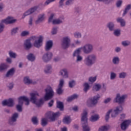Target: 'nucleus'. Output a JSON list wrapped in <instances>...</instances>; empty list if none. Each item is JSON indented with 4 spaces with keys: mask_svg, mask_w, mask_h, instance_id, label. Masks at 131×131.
<instances>
[{
    "mask_svg": "<svg viewBox=\"0 0 131 131\" xmlns=\"http://www.w3.org/2000/svg\"><path fill=\"white\" fill-rule=\"evenodd\" d=\"M98 57L97 55L94 53L87 55L84 59V64L87 67H92V65H94L97 63Z\"/></svg>",
    "mask_w": 131,
    "mask_h": 131,
    "instance_id": "nucleus-1",
    "label": "nucleus"
},
{
    "mask_svg": "<svg viewBox=\"0 0 131 131\" xmlns=\"http://www.w3.org/2000/svg\"><path fill=\"white\" fill-rule=\"evenodd\" d=\"M18 104L16 105V108L18 112H22L23 107V103L25 102V103L26 106L29 105V99L27 96H20L18 98Z\"/></svg>",
    "mask_w": 131,
    "mask_h": 131,
    "instance_id": "nucleus-2",
    "label": "nucleus"
},
{
    "mask_svg": "<svg viewBox=\"0 0 131 131\" xmlns=\"http://www.w3.org/2000/svg\"><path fill=\"white\" fill-rule=\"evenodd\" d=\"M81 121L82 124L83 131H91V128L88 125V112L84 110L81 114Z\"/></svg>",
    "mask_w": 131,
    "mask_h": 131,
    "instance_id": "nucleus-3",
    "label": "nucleus"
},
{
    "mask_svg": "<svg viewBox=\"0 0 131 131\" xmlns=\"http://www.w3.org/2000/svg\"><path fill=\"white\" fill-rule=\"evenodd\" d=\"M45 95L43 97L44 101H49L54 98L55 92L51 86H48L45 89Z\"/></svg>",
    "mask_w": 131,
    "mask_h": 131,
    "instance_id": "nucleus-4",
    "label": "nucleus"
},
{
    "mask_svg": "<svg viewBox=\"0 0 131 131\" xmlns=\"http://www.w3.org/2000/svg\"><path fill=\"white\" fill-rule=\"evenodd\" d=\"M36 96H39L38 93H33L30 94V101L33 104L36 105L37 107H40L41 105H43V100L42 98L37 101V98Z\"/></svg>",
    "mask_w": 131,
    "mask_h": 131,
    "instance_id": "nucleus-5",
    "label": "nucleus"
},
{
    "mask_svg": "<svg viewBox=\"0 0 131 131\" xmlns=\"http://www.w3.org/2000/svg\"><path fill=\"white\" fill-rule=\"evenodd\" d=\"M81 50L86 55H89V54H91L94 52V46L90 43L84 45L82 47H81Z\"/></svg>",
    "mask_w": 131,
    "mask_h": 131,
    "instance_id": "nucleus-6",
    "label": "nucleus"
},
{
    "mask_svg": "<svg viewBox=\"0 0 131 131\" xmlns=\"http://www.w3.org/2000/svg\"><path fill=\"white\" fill-rule=\"evenodd\" d=\"M70 42H71V39L69 36L63 37L61 43V47L63 50H67L70 46Z\"/></svg>",
    "mask_w": 131,
    "mask_h": 131,
    "instance_id": "nucleus-7",
    "label": "nucleus"
},
{
    "mask_svg": "<svg viewBox=\"0 0 131 131\" xmlns=\"http://www.w3.org/2000/svg\"><path fill=\"white\" fill-rule=\"evenodd\" d=\"M127 97V96L126 95H123L120 96V94H117L114 102V103H118L119 104H123Z\"/></svg>",
    "mask_w": 131,
    "mask_h": 131,
    "instance_id": "nucleus-8",
    "label": "nucleus"
},
{
    "mask_svg": "<svg viewBox=\"0 0 131 131\" xmlns=\"http://www.w3.org/2000/svg\"><path fill=\"white\" fill-rule=\"evenodd\" d=\"M48 118L50 119L51 121H55L60 115H61V113L60 112H57L56 113H54L52 112H50L47 113Z\"/></svg>",
    "mask_w": 131,
    "mask_h": 131,
    "instance_id": "nucleus-9",
    "label": "nucleus"
},
{
    "mask_svg": "<svg viewBox=\"0 0 131 131\" xmlns=\"http://www.w3.org/2000/svg\"><path fill=\"white\" fill-rule=\"evenodd\" d=\"M37 9H38V6H34L31 8H30L28 10L26 11L22 16V19H24L25 17L27 16H29V15H32V14L35 13L36 11H37Z\"/></svg>",
    "mask_w": 131,
    "mask_h": 131,
    "instance_id": "nucleus-10",
    "label": "nucleus"
},
{
    "mask_svg": "<svg viewBox=\"0 0 131 131\" xmlns=\"http://www.w3.org/2000/svg\"><path fill=\"white\" fill-rule=\"evenodd\" d=\"M100 99V95L97 94L93 97L90 98L87 101L88 104L92 105L93 106H96L98 104V100Z\"/></svg>",
    "mask_w": 131,
    "mask_h": 131,
    "instance_id": "nucleus-11",
    "label": "nucleus"
},
{
    "mask_svg": "<svg viewBox=\"0 0 131 131\" xmlns=\"http://www.w3.org/2000/svg\"><path fill=\"white\" fill-rule=\"evenodd\" d=\"M52 58H53V53L48 52L43 55L42 60L45 63H48V62H50L52 60Z\"/></svg>",
    "mask_w": 131,
    "mask_h": 131,
    "instance_id": "nucleus-12",
    "label": "nucleus"
},
{
    "mask_svg": "<svg viewBox=\"0 0 131 131\" xmlns=\"http://www.w3.org/2000/svg\"><path fill=\"white\" fill-rule=\"evenodd\" d=\"M43 40V38L42 36L39 37L37 40H35L33 43V47L36 49H40L42 47V41Z\"/></svg>",
    "mask_w": 131,
    "mask_h": 131,
    "instance_id": "nucleus-13",
    "label": "nucleus"
},
{
    "mask_svg": "<svg viewBox=\"0 0 131 131\" xmlns=\"http://www.w3.org/2000/svg\"><path fill=\"white\" fill-rule=\"evenodd\" d=\"M123 110V107H122V105L117 106L114 110L113 112H112L111 117H113V118L116 117L119 113H121V112H122Z\"/></svg>",
    "mask_w": 131,
    "mask_h": 131,
    "instance_id": "nucleus-14",
    "label": "nucleus"
},
{
    "mask_svg": "<svg viewBox=\"0 0 131 131\" xmlns=\"http://www.w3.org/2000/svg\"><path fill=\"white\" fill-rule=\"evenodd\" d=\"M16 21H17V19H14L13 16H8L6 18L1 20V21L3 24L4 23L7 25H8V24H14Z\"/></svg>",
    "mask_w": 131,
    "mask_h": 131,
    "instance_id": "nucleus-15",
    "label": "nucleus"
},
{
    "mask_svg": "<svg viewBox=\"0 0 131 131\" xmlns=\"http://www.w3.org/2000/svg\"><path fill=\"white\" fill-rule=\"evenodd\" d=\"M19 117V114L18 113H15L13 114L11 117L9 119V123L10 125H15L16 124V121Z\"/></svg>",
    "mask_w": 131,
    "mask_h": 131,
    "instance_id": "nucleus-16",
    "label": "nucleus"
},
{
    "mask_svg": "<svg viewBox=\"0 0 131 131\" xmlns=\"http://www.w3.org/2000/svg\"><path fill=\"white\" fill-rule=\"evenodd\" d=\"M3 106H8V107H14V100L10 98L8 100H4L2 102Z\"/></svg>",
    "mask_w": 131,
    "mask_h": 131,
    "instance_id": "nucleus-17",
    "label": "nucleus"
},
{
    "mask_svg": "<svg viewBox=\"0 0 131 131\" xmlns=\"http://www.w3.org/2000/svg\"><path fill=\"white\" fill-rule=\"evenodd\" d=\"M59 75L62 76L63 78H68L69 74H68V70L66 68H63L60 70Z\"/></svg>",
    "mask_w": 131,
    "mask_h": 131,
    "instance_id": "nucleus-18",
    "label": "nucleus"
},
{
    "mask_svg": "<svg viewBox=\"0 0 131 131\" xmlns=\"http://www.w3.org/2000/svg\"><path fill=\"white\" fill-rule=\"evenodd\" d=\"M24 47L25 48V50L28 51V50H30L31 48H32V44H31V41L30 39H26L24 43Z\"/></svg>",
    "mask_w": 131,
    "mask_h": 131,
    "instance_id": "nucleus-19",
    "label": "nucleus"
},
{
    "mask_svg": "<svg viewBox=\"0 0 131 131\" xmlns=\"http://www.w3.org/2000/svg\"><path fill=\"white\" fill-rule=\"evenodd\" d=\"M63 21L64 17L61 16L57 19L52 20V24H53V25H59V24H61V23H63Z\"/></svg>",
    "mask_w": 131,
    "mask_h": 131,
    "instance_id": "nucleus-20",
    "label": "nucleus"
},
{
    "mask_svg": "<svg viewBox=\"0 0 131 131\" xmlns=\"http://www.w3.org/2000/svg\"><path fill=\"white\" fill-rule=\"evenodd\" d=\"M106 28H108L109 31L112 32L115 29V24L113 21H110L106 24Z\"/></svg>",
    "mask_w": 131,
    "mask_h": 131,
    "instance_id": "nucleus-21",
    "label": "nucleus"
},
{
    "mask_svg": "<svg viewBox=\"0 0 131 131\" xmlns=\"http://www.w3.org/2000/svg\"><path fill=\"white\" fill-rule=\"evenodd\" d=\"M129 125V122L127 120H125L121 124V128L122 130H125Z\"/></svg>",
    "mask_w": 131,
    "mask_h": 131,
    "instance_id": "nucleus-22",
    "label": "nucleus"
},
{
    "mask_svg": "<svg viewBox=\"0 0 131 131\" xmlns=\"http://www.w3.org/2000/svg\"><path fill=\"white\" fill-rule=\"evenodd\" d=\"M53 48V41L49 40L48 41L45 46V51L46 52H49Z\"/></svg>",
    "mask_w": 131,
    "mask_h": 131,
    "instance_id": "nucleus-23",
    "label": "nucleus"
},
{
    "mask_svg": "<svg viewBox=\"0 0 131 131\" xmlns=\"http://www.w3.org/2000/svg\"><path fill=\"white\" fill-rule=\"evenodd\" d=\"M116 21L117 23H120L121 27H125L126 23L125 22V20L122 18V17H118L116 19Z\"/></svg>",
    "mask_w": 131,
    "mask_h": 131,
    "instance_id": "nucleus-24",
    "label": "nucleus"
},
{
    "mask_svg": "<svg viewBox=\"0 0 131 131\" xmlns=\"http://www.w3.org/2000/svg\"><path fill=\"white\" fill-rule=\"evenodd\" d=\"M24 82L25 84H36V82L32 81V80L29 78V77H25L24 78Z\"/></svg>",
    "mask_w": 131,
    "mask_h": 131,
    "instance_id": "nucleus-25",
    "label": "nucleus"
},
{
    "mask_svg": "<svg viewBox=\"0 0 131 131\" xmlns=\"http://www.w3.org/2000/svg\"><path fill=\"white\" fill-rule=\"evenodd\" d=\"M45 20V14H39L38 16V18L35 21V24H39Z\"/></svg>",
    "mask_w": 131,
    "mask_h": 131,
    "instance_id": "nucleus-26",
    "label": "nucleus"
},
{
    "mask_svg": "<svg viewBox=\"0 0 131 131\" xmlns=\"http://www.w3.org/2000/svg\"><path fill=\"white\" fill-rule=\"evenodd\" d=\"M16 70H15V68H12L10 69L8 71L6 74V77H10V76H13L14 74H15V72Z\"/></svg>",
    "mask_w": 131,
    "mask_h": 131,
    "instance_id": "nucleus-27",
    "label": "nucleus"
},
{
    "mask_svg": "<svg viewBox=\"0 0 131 131\" xmlns=\"http://www.w3.org/2000/svg\"><path fill=\"white\" fill-rule=\"evenodd\" d=\"M27 59L30 62H34L36 59L35 55L33 53H29L27 56Z\"/></svg>",
    "mask_w": 131,
    "mask_h": 131,
    "instance_id": "nucleus-28",
    "label": "nucleus"
},
{
    "mask_svg": "<svg viewBox=\"0 0 131 131\" xmlns=\"http://www.w3.org/2000/svg\"><path fill=\"white\" fill-rule=\"evenodd\" d=\"M112 62L114 65H118L120 62V59L118 56H114L112 58Z\"/></svg>",
    "mask_w": 131,
    "mask_h": 131,
    "instance_id": "nucleus-29",
    "label": "nucleus"
},
{
    "mask_svg": "<svg viewBox=\"0 0 131 131\" xmlns=\"http://www.w3.org/2000/svg\"><path fill=\"white\" fill-rule=\"evenodd\" d=\"M101 85L100 83H95L93 87V91L94 92H99L101 90Z\"/></svg>",
    "mask_w": 131,
    "mask_h": 131,
    "instance_id": "nucleus-30",
    "label": "nucleus"
},
{
    "mask_svg": "<svg viewBox=\"0 0 131 131\" xmlns=\"http://www.w3.org/2000/svg\"><path fill=\"white\" fill-rule=\"evenodd\" d=\"M56 107L59 109L60 111H64V104H63V102L61 101H57Z\"/></svg>",
    "mask_w": 131,
    "mask_h": 131,
    "instance_id": "nucleus-31",
    "label": "nucleus"
},
{
    "mask_svg": "<svg viewBox=\"0 0 131 131\" xmlns=\"http://www.w3.org/2000/svg\"><path fill=\"white\" fill-rule=\"evenodd\" d=\"M8 66L5 63H2L0 64V72H4L8 69Z\"/></svg>",
    "mask_w": 131,
    "mask_h": 131,
    "instance_id": "nucleus-32",
    "label": "nucleus"
},
{
    "mask_svg": "<svg viewBox=\"0 0 131 131\" xmlns=\"http://www.w3.org/2000/svg\"><path fill=\"white\" fill-rule=\"evenodd\" d=\"M113 31V34L116 37H119L121 34V30L119 29H114Z\"/></svg>",
    "mask_w": 131,
    "mask_h": 131,
    "instance_id": "nucleus-33",
    "label": "nucleus"
},
{
    "mask_svg": "<svg viewBox=\"0 0 131 131\" xmlns=\"http://www.w3.org/2000/svg\"><path fill=\"white\" fill-rule=\"evenodd\" d=\"M62 122L64 124H70L71 118H70V116L66 117L63 119Z\"/></svg>",
    "mask_w": 131,
    "mask_h": 131,
    "instance_id": "nucleus-34",
    "label": "nucleus"
},
{
    "mask_svg": "<svg viewBox=\"0 0 131 131\" xmlns=\"http://www.w3.org/2000/svg\"><path fill=\"white\" fill-rule=\"evenodd\" d=\"M110 128L109 125H103L99 127L98 131H108Z\"/></svg>",
    "mask_w": 131,
    "mask_h": 131,
    "instance_id": "nucleus-35",
    "label": "nucleus"
},
{
    "mask_svg": "<svg viewBox=\"0 0 131 131\" xmlns=\"http://www.w3.org/2000/svg\"><path fill=\"white\" fill-rule=\"evenodd\" d=\"M19 31V27H15L12 29L11 30V35L13 36L16 35Z\"/></svg>",
    "mask_w": 131,
    "mask_h": 131,
    "instance_id": "nucleus-36",
    "label": "nucleus"
},
{
    "mask_svg": "<svg viewBox=\"0 0 131 131\" xmlns=\"http://www.w3.org/2000/svg\"><path fill=\"white\" fill-rule=\"evenodd\" d=\"M130 9H131V5H128L126 7V8H125V10L123 11L122 16L124 17V16H125V15H126V14H127V13H128V11L129 10H130Z\"/></svg>",
    "mask_w": 131,
    "mask_h": 131,
    "instance_id": "nucleus-37",
    "label": "nucleus"
},
{
    "mask_svg": "<svg viewBox=\"0 0 131 131\" xmlns=\"http://www.w3.org/2000/svg\"><path fill=\"white\" fill-rule=\"evenodd\" d=\"M75 84H76V81L74 80H71L69 81V88H70V89L74 88Z\"/></svg>",
    "mask_w": 131,
    "mask_h": 131,
    "instance_id": "nucleus-38",
    "label": "nucleus"
},
{
    "mask_svg": "<svg viewBox=\"0 0 131 131\" xmlns=\"http://www.w3.org/2000/svg\"><path fill=\"white\" fill-rule=\"evenodd\" d=\"M100 3H103L104 5H110L114 0H96Z\"/></svg>",
    "mask_w": 131,
    "mask_h": 131,
    "instance_id": "nucleus-39",
    "label": "nucleus"
},
{
    "mask_svg": "<svg viewBox=\"0 0 131 131\" xmlns=\"http://www.w3.org/2000/svg\"><path fill=\"white\" fill-rule=\"evenodd\" d=\"M80 51H81V48H78L75 50L73 54V57H78V56H80Z\"/></svg>",
    "mask_w": 131,
    "mask_h": 131,
    "instance_id": "nucleus-40",
    "label": "nucleus"
},
{
    "mask_svg": "<svg viewBox=\"0 0 131 131\" xmlns=\"http://www.w3.org/2000/svg\"><path fill=\"white\" fill-rule=\"evenodd\" d=\"M83 92L85 93H88V91L90 90V84L88 82H85L83 84Z\"/></svg>",
    "mask_w": 131,
    "mask_h": 131,
    "instance_id": "nucleus-41",
    "label": "nucleus"
},
{
    "mask_svg": "<svg viewBox=\"0 0 131 131\" xmlns=\"http://www.w3.org/2000/svg\"><path fill=\"white\" fill-rule=\"evenodd\" d=\"M52 69V66L50 65H47L46 66L45 70H44V72L45 73H51V70Z\"/></svg>",
    "mask_w": 131,
    "mask_h": 131,
    "instance_id": "nucleus-42",
    "label": "nucleus"
},
{
    "mask_svg": "<svg viewBox=\"0 0 131 131\" xmlns=\"http://www.w3.org/2000/svg\"><path fill=\"white\" fill-rule=\"evenodd\" d=\"M31 121L34 125H37V124H38V120L36 117H33L32 118Z\"/></svg>",
    "mask_w": 131,
    "mask_h": 131,
    "instance_id": "nucleus-43",
    "label": "nucleus"
},
{
    "mask_svg": "<svg viewBox=\"0 0 131 131\" xmlns=\"http://www.w3.org/2000/svg\"><path fill=\"white\" fill-rule=\"evenodd\" d=\"M41 124L42 126H46L48 124V119L43 118L41 120Z\"/></svg>",
    "mask_w": 131,
    "mask_h": 131,
    "instance_id": "nucleus-44",
    "label": "nucleus"
},
{
    "mask_svg": "<svg viewBox=\"0 0 131 131\" xmlns=\"http://www.w3.org/2000/svg\"><path fill=\"white\" fill-rule=\"evenodd\" d=\"M126 76H127V74L124 72L120 73L119 74V78L124 79V78H125Z\"/></svg>",
    "mask_w": 131,
    "mask_h": 131,
    "instance_id": "nucleus-45",
    "label": "nucleus"
},
{
    "mask_svg": "<svg viewBox=\"0 0 131 131\" xmlns=\"http://www.w3.org/2000/svg\"><path fill=\"white\" fill-rule=\"evenodd\" d=\"M117 75L114 72H111L110 74V79L111 80H114L116 78Z\"/></svg>",
    "mask_w": 131,
    "mask_h": 131,
    "instance_id": "nucleus-46",
    "label": "nucleus"
},
{
    "mask_svg": "<svg viewBox=\"0 0 131 131\" xmlns=\"http://www.w3.org/2000/svg\"><path fill=\"white\" fill-rule=\"evenodd\" d=\"M99 118V115H95L94 116H92L91 118V121L94 122V121H97V120H98Z\"/></svg>",
    "mask_w": 131,
    "mask_h": 131,
    "instance_id": "nucleus-47",
    "label": "nucleus"
},
{
    "mask_svg": "<svg viewBox=\"0 0 131 131\" xmlns=\"http://www.w3.org/2000/svg\"><path fill=\"white\" fill-rule=\"evenodd\" d=\"M58 29H59V27H54L52 28L51 33L52 35H55V34H57V32H58Z\"/></svg>",
    "mask_w": 131,
    "mask_h": 131,
    "instance_id": "nucleus-48",
    "label": "nucleus"
},
{
    "mask_svg": "<svg viewBox=\"0 0 131 131\" xmlns=\"http://www.w3.org/2000/svg\"><path fill=\"white\" fill-rule=\"evenodd\" d=\"M74 36L75 37V38H81V33L80 32H75L74 33Z\"/></svg>",
    "mask_w": 131,
    "mask_h": 131,
    "instance_id": "nucleus-49",
    "label": "nucleus"
},
{
    "mask_svg": "<svg viewBox=\"0 0 131 131\" xmlns=\"http://www.w3.org/2000/svg\"><path fill=\"white\" fill-rule=\"evenodd\" d=\"M130 45V41L128 40H124L122 42V45L123 47H128Z\"/></svg>",
    "mask_w": 131,
    "mask_h": 131,
    "instance_id": "nucleus-50",
    "label": "nucleus"
},
{
    "mask_svg": "<svg viewBox=\"0 0 131 131\" xmlns=\"http://www.w3.org/2000/svg\"><path fill=\"white\" fill-rule=\"evenodd\" d=\"M9 55L10 58H13L14 59L16 58V57H17L16 53H14L12 51H9Z\"/></svg>",
    "mask_w": 131,
    "mask_h": 131,
    "instance_id": "nucleus-51",
    "label": "nucleus"
},
{
    "mask_svg": "<svg viewBox=\"0 0 131 131\" xmlns=\"http://www.w3.org/2000/svg\"><path fill=\"white\" fill-rule=\"evenodd\" d=\"M74 12L76 15H78L80 13V8L79 7H76L74 8Z\"/></svg>",
    "mask_w": 131,
    "mask_h": 131,
    "instance_id": "nucleus-52",
    "label": "nucleus"
},
{
    "mask_svg": "<svg viewBox=\"0 0 131 131\" xmlns=\"http://www.w3.org/2000/svg\"><path fill=\"white\" fill-rule=\"evenodd\" d=\"M73 3H74V0H67L65 5L66 6H71V5H73Z\"/></svg>",
    "mask_w": 131,
    "mask_h": 131,
    "instance_id": "nucleus-53",
    "label": "nucleus"
},
{
    "mask_svg": "<svg viewBox=\"0 0 131 131\" xmlns=\"http://www.w3.org/2000/svg\"><path fill=\"white\" fill-rule=\"evenodd\" d=\"M4 29H5V25L1 21L0 23V33L4 32Z\"/></svg>",
    "mask_w": 131,
    "mask_h": 131,
    "instance_id": "nucleus-54",
    "label": "nucleus"
},
{
    "mask_svg": "<svg viewBox=\"0 0 131 131\" xmlns=\"http://www.w3.org/2000/svg\"><path fill=\"white\" fill-rule=\"evenodd\" d=\"M112 112V110H110L106 113V114L105 116L106 121H108V120H109V118H110V115Z\"/></svg>",
    "mask_w": 131,
    "mask_h": 131,
    "instance_id": "nucleus-55",
    "label": "nucleus"
},
{
    "mask_svg": "<svg viewBox=\"0 0 131 131\" xmlns=\"http://www.w3.org/2000/svg\"><path fill=\"white\" fill-rule=\"evenodd\" d=\"M96 80H97V77L96 76L90 77L89 78V81L90 82L94 83V82H95V81H96Z\"/></svg>",
    "mask_w": 131,
    "mask_h": 131,
    "instance_id": "nucleus-56",
    "label": "nucleus"
},
{
    "mask_svg": "<svg viewBox=\"0 0 131 131\" xmlns=\"http://www.w3.org/2000/svg\"><path fill=\"white\" fill-rule=\"evenodd\" d=\"M65 81H64V79H61L59 80V83L58 85V88H63V86H64V83Z\"/></svg>",
    "mask_w": 131,
    "mask_h": 131,
    "instance_id": "nucleus-57",
    "label": "nucleus"
},
{
    "mask_svg": "<svg viewBox=\"0 0 131 131\" xmlns=\"http://www.w3.org/2000/svg\"><path fill=\"white\" fill-rule=\"evenodd\" d=\"M62 89L63 88L58 87V88L56 90V93L57 95H62L63 93V90Z\"/></svg>",
    "mask_w": 131,
    "mask_h": 131,
    "instance_id": "nucleus-58",
    "label": "nucleus"
},
{
    "mask_svg": "<svg viewBox=\"0 0 131 131\" xmlns=\"http://www.w3.org/2000/svg\"><path fill=\"white\" fill-rule=\"evenodd\" d=\"M29 31H23L21 34V36H27V35H29Z\"/></svg>",
    "mask_w": 131,
    "mask_h": 131,
    "instance_id": "nucleus-59",
    "label": "nucleus"
},
{
    "mask_svg": "<svg viewBox=\"0 0 131 131\" xmlns=\"http://www.w3.org/2000/svg\"><path fill=\"white\" fill-rule=\"evenodd\" d=\"M76 63H78V62H81V61H82V56L79 55L78 56H76Z\"/></svg>",
    "mask_w": 131,
    "mask_h": 131,
    "instance_id": "nucleus-60",
    "label": "nucleus"
},
{
    "mask_svg": "<svg viewBox=\"0 0 131 131\" xmlns=\"http://www.w3.org/2000/svg\"><path fill=\"white\" fill-rule=\"evenodd\" d=\"M121 5H122V1L121 0H119L117 2L116 6L117 8H120V7H121Z\"/></svg>",
    "mask_w": 131,
    "mask_h": 131,
    "instance_id": "nucleus-61",
    "label": "nucleus"
},
{
    "mask_svg": "<svg viewBox=\"0 0 131 131\" xmlns=\"http://www.w3.org/2000/svg\"><path fill=\"white\" fill-rule=\"evenodd\" d=\"M32 22H33V17L30 16V19L29 20V25H30V26H32Z\"/></svg>",
    "mask_w": 131,
    "mask_h": 131,
    "instance_id": "nucleus-62",
    "label": "nucleus"
},
{
    "mask_svg": "<svg viewBox=\"0 0 131 131\" xmlns=\"http://www.w3.org/2000/svg\"><path fill=\"white\" fill-rule=\"evenodd\" d=\"M55 16V14L54 13H52L49 18V22H52V21H53V18H54V17Z\"/></svg>",
    "mask_w": 131,
    "mask_h": 131,
    "instance_id": "nucleus-63",
    "label": "nucleus"
},
{
    "mask_svg": "<svg viewBox=\"0 0 131 131\" xmlns=\"http://www.w3.org/2000/svg\"><path fill=\"white\" fill-rule=\"evenodd\" d=\"M111 98L109 97L105 99L103 101L104 104H108V103H110V102L111 101Z\"/></svg>",
    "mask_w": 131,
    "mask_h": 131,
    "instance_id": "nucleus-64",
    "label": "nucleus"
}]
</instances>
